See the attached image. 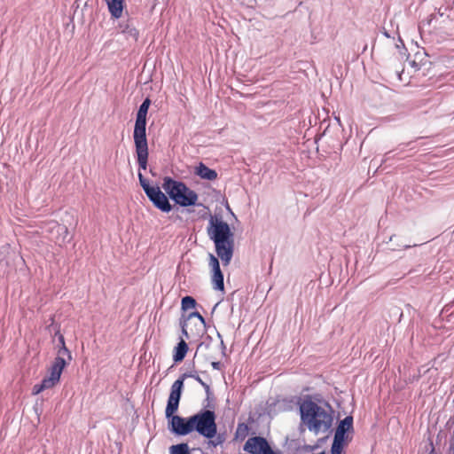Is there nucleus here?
<instances>
[{"label":"nucleus","instance_id":"f257e3e1","mask_svg":"<svg viewBox=\"0 0 454 454\" xmlns=\"http://www.w3.org/2000/svg\"><path fill=\"white\" fill-rule=\"evenodd\" d=\"M165 416L168 420L169 430L176 435H187L193 431L209 440L216 435V415L214 410H201L192 416L183 418L175 413L168 415L166 408Z\"/></svg>","mask_w":454,"mask_h":454},{"label":"nucleus","instance_id":"f03ea898","mask_svg":"<svg viewBox=\"0 0 454 454\" xmlns=\"http://www.w3.org/2000/svg\"><path fill=\"white\" fill-rule=\"evenodd\" d=\"M300 412L302 423L315 434L326 433L333 425L331 408L322 407L310 399L300 403Z\"/></svg>","mask_w":454,"mask_h":454},{"label":"nucleus","instance_id":"7ed1b4c3","mask_svg":"<svg viewBox=\"0 0 454 454\" xmlns=\"http://www.w3.org/2000/svg\"><path fill=\"white\" fill-rule=\"evenodd\" d=\"M207 231L209 238L214 241L215 252L224 266L228 265L233 256V234L229 224L222 220H210Z\"/></svg>","mask_w":454,"mask_h":454},{"label":"nucleus","instance_id":"20e7f679","mask_svg":"<svg viewBox=\"0 0 454 454\" xmlns=\"http://www.w3.org/2000/svg\"><path fill=\"white\" fill-rule=\"evenodd\" d=\"M162 188L170 199L181 207H191L197 204L198 194L184 182L174 180L170 176H165Z\"/></svg>","mask_w":454,"mask_h":454},{"label":"nucleus","instance_id":"39448f33","mask_svg":"<svg viewBox=\"0 0 454 454\" xmlns=\"http://www.w3.org/2000/svg\"><path fill=\"white\" fill-rule=\"evenodd\" d=\"M186 378H192L194 380L199 382L205 389L206 394L208 397L212 395L210 387L208 384L204 382L201 378L196 372H185L182 374L171 386L170 394L167 403V414L170 415L176 413L179 407V403L182 395V390L184 387V380Z\"/></svg>","mask_w":454,"mask_h":454},{"label":"nucleus","instance_id":"423d86ee","mask_svg":"<svg viewBox=\"0 0 454 454\" xmlns=\"http://www.w3.org/2000/svg\"><path fill=\"white\" fill-rule=\"evenodd\" d=\"M134 143L139 168L145 170L148 160V145L146 139V121L136 120L134 128Z\"/></svg>","mask_w":454,"mask_h":454},{"label":"nucleus","instance_id":"0eeeda50","mask_svg":"<svg viewBox=\"0 0 454 454\" xmlns=\"http://www.w3.org/2000/svg\"><path fill=\"white\" fill-rule=\"evenodd\" d=\"M59 340L61 343V347L58 351V356L54 359V362L50 369L49 376L55 378L59 381L62 371L67 364L66 356L67 360H71L72 356L70 351L65 345L63 335H59Z\"/></svg>","mask_w":454,"mask_h":454},{"label":"nucleus","instance_id":"6e6552de","mask_svg":"<svg viewBox=\"0 0 454 454\" xmlns=\"http://www.w3.org/2000/svg\"><path fill=\"white\" fill-rule=\"evenodd\" d=\"M146 196L158 209L165 213L171 211L172 206L160 187L155 186Z\"/></svg>","mask_w":454,"mask_h":454},{"label":"nucleus","instance_id":"1a4fd4ad","mask_svg":"<svg viewBox=\"0 0 454 454\" xmlns=\"http://www.w3.org/2000/svg\"><path fill=\"white\" fill-rule=\"evenodd\" d=\"M209 266L212 268V283L215 290L223 291L224 288L223 275L221 271L218 259L212 254H209Z\"/></svg>","mask_w":454,"mask_h":454},{"label":"nucleus","instance_id":"9d476101","mask_svg":"<svg viewBox=\"0 0 454 454\" xmlns=\"http://www.w3.org/2000/svg\"><path fill=\"white\" fill-rule=\"evenodd\" d=\"M353 431V417L352 416H347L345 419L340 420V424L338 425L334 438L338 440H341L345 442V434Z\"/></svg>","mask_w":454,"mask_h":454},{"label":"nucleus","instance_id":"9b49d317","mask_svg":"<svg viewBox=\"0 0 454 454\" xmlns=\"http://www.w3.org/2000/svg\"><path fill=\"white\" fill-rule=\"evenodd\" d=\"M194 174L201 179L213 181L217 178V173L215 169L209 168L204 163L200 162L195 168Z\"/></svg>","mask_w":454,"mask_h":454},{"label":"nucleus","instance_id":"f8f14e48","mask_svg":"<svg viewBox=\"0 0 454 454\" xmlns=\"http://www.w3.org/2000/svg\"><path fill=\"white\" fill-rule=\"evenodd\" d=\"M119 28L121 32L125 35L127 39H132L134 42L137 40L139 35L138 30L131 22L126 21L121 23Z\"/></svg>","mask_w":454,"mask_h":454},{"label":"nucleus","instance_id":"ddd939ff","mask_svg":"<svg viewBox=\"0 0 454 454\" xmlns=\"http://www.w3.org/2000/svg\"><path fill=\"white\" fill-rule=\"evenodd\" d=\"M112 17L119 19L122 15L123 0H106Z\"/></svg>","mask_w":454,"mask_h":454},{"label":"nucleus","instance_id":"4468645a","mask_svg":"<svg viewBox=\"0 0 454 454\" xmlns=\"http://www.w3.org/2000/svg\"><path fill=\"white\" fill-rule=\"evenodd\" d=\"M188 351V345L184 339L178 342L174 349L173 360L175 363H178L184 360Z\"/></svg>","mask_w":454,"mask_h":454},{"label":"nucleus","instance_id":"2eb2a0df","mask_svg":"<svg viewBox=\"0 0 454 454\" xmlns=\"http://www.w3.org/2000/svg\"><path fill=\"white\" fill-rule=\"evenodd\" d=\"M151 104V100L149 98H145L143 103L140 105L138 111L137 113L136 120L138 121H146V115Z\"/></svg>","mask_w":454,"mask_h":454},{"label":"nucleus","instance_id":"dca6fc26","mask_svg":"<svg viewBox=\"0 0 454 454\" xmlns=\"http://www.w3.org/2000/svg\"><path fill=\"white\" fill-rule=\"evenodd\" d=\"M189 446L187 443H178L169 448V454H188Z\"/></svg>","mask_w":454,"mask_h":454},{"label":"nucleus","instance_id":"f3484780","mask_svg":"<svg viewBox=\"0 0 454 454\" xmlns=\"http://www.w3.org/2000/svg\"><path fill=\"white\" fill-rule=\"evenodd\" d=\"M182 309L188 310L193 309L196 306V301L192 296H185L182 299Z\"/></svg>","mask_w":454,"mask_h":454},{"label":"nucleus","instance_id":"a211bd4d","mask_svg":"<svg viewBox=\"0 0 454 454\" xmlns=\"http://www.w3.org/2000/svg\"><path fill=\"white\" fill-rule=\"evenodd\" d=\"M138 179L140 185L142 186L144 192L147 195L154 188V186H150L147 179L140 172L138 173Z\"/></svg>","mask_w":454,"mask_h":454},{"label":"nucleus","instance_id":"6ab92c4d","mask_svg":"<svg viewBox=\"0 0 454 454\" xmlns=\"http://www.w3.org/2000/svg\"><path fill=\"white\" fill-rule=\"evenodd\" d=\"M344 441L338 440L333 438V442L332 444L331 452L332 454H341L343 449Z\"/></svg>","mask_w":454,"mask_h":454},{"label":"nucleus","instance_id":"aec40b11","mask_svg":"<svg viewBox=\"0 0 454 454\" xmlns=\"http://www.w3.org/2000/svg\"><path fill=\"white\" fill-rule=\"evenodd\" d=\"M58 382H59L58 380H56L55 378H52L51 376H47L42 380V384L43 385L45 389L53 387Z\"/></svg>","mask_w":454,"mask_h":454},{"label":"nucleus","instance_id":"412c9836","mask_svg":"<svg viewBox=\"0 0 454 454\" xmlns=\"http://www.w3.org/2000/svg\"><path fill=\"white\" fill-rule=\"evenodd\" d=\"M192 317H197L199 318V320L200 321V323L205 325V319L204 317L197 311H194V312H192L189 314L188 316V319L192 318Z\"/></svg>","mask_w":454,"mask_h":454},{"label":"nucleus","instance_id":"4be33fe9","mask_svg":"<svg viewBox=\"0 0 454 454\" xmlns=\"http://www.w3.org/2000/svg\"><path fill=\"white\" fill-rule=\"evenodd\" d=\"M43 390H45V387H43V385L41 382L40 384H36L33 387L32 393H33V395H38Z\"/></svg>","mask_w":454,"mask_h":454},{"label":"nucleus","instance_id":"5701e85b","mask_svg":"<svg viewBox=\"0 0 454 454\" xmlns=\"http://www.w3.org/2000/svg\"><path fill=\"white\" fill-rule=\"evenodd\" d=\"M186 327H187L186 321L181 322L182 333L185 338L189 339V334H188Z\"/></svg>","mask_w":454,"mask_h":454},{"label":"nucleus","instance_id":"b1692460","mask_svg":"<svg viewBox=\"0 0 454 454\" xmlns=\"http://www.w3.org/2000/svg\"><path fill=\"white\" fill-rule=\"evenodd\" d=\"M212 395L213 394L208 397V395H207V398L205 400L207 402V404L204 405L205 407L214 409V405H211V402L213 400Z\"/></svg>","mask_w":454,"mask_h":454},{"label":"nucleus","instance_id":"393cba45","mask_svg":"<svg viewBox=\"0 0 454 454\" xmlns=\"http://www.w3.org/2000/svg\"><path fill=\"white\" fill-rule=\"evenodd\" d=\"M247 426H246L244 424H239L237 428V434H239L240 432H243L245 434L247 432Z\"/></svg>","mask_w":454,"mask_h":454},{"label":"nucleus","instance_id":"a878e982","mask_svg":"<svg viewBox=\"0 0 454 454\" xmlns=\"http://www.w3.org/2000/svg\"><path fill=\"white\" fill-rule=\"evenodd\" d=\"M211 365L215 370H220L221 363L220 362H212Z\"/></svg>","mask_w":454,"mask_h":454},{"label":"nucleus","instance_id":"bb28decb","mask_svg":"<svg viewBox=\"0 0 454 454\" xmlns=\"http://www.w3.org/2000/svg\"><path fill=\"white\" fill-rule=\"evenodd\" d=\"M222 440L220 438V436L217 437V440L216 441H210V442L214 445V446H217L218 444L222 443Z\"/></svg>","mask_w":454,"mask_h":454},{"label":"nucleus","instance_id":"cd10ccee","mask_svg":"<svg viewBox=\"0 0 454 454\" xmlns=\"http://www.w3.org/2000/svg\"><path fill=\"white\" fill-rule=\"evenodd\" d=\"M221 348H223V350L226 348L223 340H221Z\"/></svg>","mask_w":454,"mask_h":454},{"label":"nucleus","instance_id":"c85d7f7f","mask_svg":"<svg viewBox=\"0 0 454 454\" xmlns=\"http://www.w3.org/2000/svg\"><path fill=\"white\" fill-rule=\"evenodd\" d=\"M408 247H411V246L410 245H405L404 246V248H408Z\"/></svg>","mask_w":454,"mask_h":454},{"label":"nucleus","instance_id":"c756f323","mask_svg":"<svg viewBox=\"0 0 454 454\" xmlns=\"http://www.w3.org/2000/svg\"><path fill=\"white\" fill-rule=\"evenodd\" d=\"M385 35H386L387 37H389V35H388V33H387V32H385Z\"/></svg>","mask_w":454,"mask_h":454},{"label":"nucleus","instance_id":"7c9ffc66","mask_svg":"<svg viewBox=\"0 0 454 454\" xmlns=\"http://www.w3.org/2000/svg\"><path fill=\"white\" fill-rule=\"evenodd\" d=\"M188 454H190V453L188 452Z\"/></svg>","mask_w":454,"mask_h":454}]
</instances>
